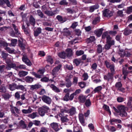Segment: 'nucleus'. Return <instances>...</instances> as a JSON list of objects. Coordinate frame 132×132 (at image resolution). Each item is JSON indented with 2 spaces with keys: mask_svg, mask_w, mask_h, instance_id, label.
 <instances>
[{
  "mask_svg": "<svg viewBox=\"0 0 132 132\" xmlns=\"http://www.w3.org/2000/svg\"><path fill=\"white\" fill-rule=\"evenodd\" d=\"M22 55L23 57L22 59L23 61L25 62L27 65H30L31 64V62L28 59L27 55L24 53L22 54Z\"/></svg>",
  "mask_w": 132,
  "mask_h": 132,
  "instance_id": "5",
  "label": "nucleus"
},
{
  "mask_svg": "<svg viewBox=\"0 0 132 132\" xmlns=\"http://www.w3.org/2000/svg\"><path fill=\"white\" fill-rule=\"evenodd\" d=\"M58 56L61 58L64 59L66 56L65 53L64 52L59 53L58 54Z\"/></svg>",
  "mask_w": 132,
  "mask_h": 132,
  "instance_id": "45",
  "label": "nucleus"
},
{
  "mask_svg": "<svg viewBox=\"0 0 132 132\" xmlns=\"http://www.w3.org/2000/svg\"><path fill=\"white\" fill-rule=\"evenodd\" d=\"M113 109L114 110L116 113H114L115 116H117V114L121 117H126L127 115V113L126 110H128V108L125 107L124 105H118L116 108L114 107H113Z\"/></svg>",
  "mask_w": 132,
  "mask_h": 132,
  "instance_id": "1",
  "label": "nucleus"
},
{
  "mask_svg": "<svg viewBox=\"0 0 132 132\" xmlns=\"http://www.w3.org/2000/svg\"><path fill=\"white\" fill-rule=\"evenodd\" d=\"M62 33L63 35L67 36H69L70 35V33L68 29L67 28H65L63 29Z\"/></svg>",
  "mask_w": 132,
  "mask_h": 132,
  "instance_id": "23",
  "label": "nucleus"
},
{
  "mask_svg": "<svg viewBox=\"0 0 132 132\" xmlns=\"http://www.w3.org/2000/svg\"><path fill=\"white\" fill-rule=\"evenodd\" d=\"M39 114L41 116H44L45 113H46L45 111L42 109L40 108L39 109Z\"/></svg>",
  "mask_w": 132,
  "mask_h": 132,
  "instance_id": "37",
  "label": "nucleus"
},
{
  "mask_svg": "<svg viewBox=\"0 0 132 132\" xmlns=\"http://www.w3.org/2000/svg\"><path fill=\"white\" fill-rule=\"evenodd\" d=\"M67 113L69 114V116H73L77 113L76 109L75 107L72 106L70 109H68Z\"/></svg>",
  "mask_w": 132,
  "mask_h": 132,
  "instance_id": "3",
  "label": "nucleus"
},
{
  "mask_svg": "<svg viewBox=\"0 0 132 132\" xmlns=\"http://www.w3.org/2000/svg\"><path fill=\"white\" fill-rule=\"evenodd\" d=\"M32 74L37 78H40L42 77V75H40L38 73V74H37L35 72H32Z\"/></svg>",
  "mask_w": 132,
  "mask_h": 132,
  "instance_id": "62",
  "label": "nucleus"
},
{
  "mask_svg": "<svg viewBox=\"0 0 132 132\" xmlns=\"http://www.w3.org/2000/svg\"><path fill=\"white\" fill-rule=\"evenodd\" d=\"M47 60L48 62H50L51 64L53 63V59L51 56H47Z\"/></svg>",
  "mask_w": 132,
  "mask_h": 132,
  "instance_id": "53",
  "label": "nucleus"
},
{
  "mask_svg": "<svg viewBox=\"0 0 132 132\" xmlns=\"http://www.w3.org/2000/svg\"><path fill=\"white\" fill-rule=\"evenodd\" d=\"M84 53V52L83 51L80 50L77 51L76 52V55L77 56H79L83 54Z\"/></svg>",
  "mask_w": 132,
  "mask_h": 132,
  "instance_id": "57",
  "label": "nucleus"
},
{
  "mask_svg": "<svg viewBox=\"0 0 132 132\" xmlns=\"http://www.w3.org/2000/svg\"><path fill=\"white\" fill-rule=\"evenodd\" d=\"M97 67V64L96 63L93 64L91 66V68L92 71L96 70Z\"/></svg>",
  "mask_w": 132,
  "mask_h": 132,
  "instance_id": "55",
  "label": "nucleus"
},
{
  "mask_svg": "<svg viewBox=\"0 0 132 132\" xmlns=\"http://www.w3.org/2000/svg\"><path fill=\"white\" fill-rule=\"evenodd\" d=\"M41 99L43 101L48 105H50L52 103V100L51 98L46 95H43L42 96Z\"/></svg>",
  "mask_w": 132,
  "mask_h": 132,
  "instance_id": "2",
  "label": "nucleus"
},
{
  "mask_svg": "<svg viewBox=\"0 0 132 132\" xmlns=\"http://www.w3.org/2000/svg\"><path fill=\"white\" fill-rule=\"evenodd\" d=\"M81 59H75L73 61V63H75L76 66L79 65L81 62Z\"/></svg>",
  "mask_w": 132,
  "mask_h": 132,
  "instance_id": "33",
  "label": "nucleus"
},
{
  "mask_svg": "<svg viewBox=\"0 0 132 132\" xmlns=\"http://www.w3.org/2000/svg\"><path fill=\"white\" fill-rule=\"evenodd\" d=\"M45 13L48 16H52L56 14V11L46 10L44 11Z\"/></svg>",
  "mask_w": 132,
  "mask_h": 132,
  "instance_id": "20",
  "label": "nucleus"
},
{
  "mask_svg": "<svg viewBox=\"0 0 132 132\" xmlns=\"http://www.w3.org/2000/svg\"><path fill=\"white\" fill-rule=\"evenodd\" d=\"M94 33L96 34L97 37H99L101 36L102 33V31L101 30H97L94 31Z\"/></svg>",
  "mask_w": 132,
  "mask_h": 132,
  "instance_id": "34",
  "label": "nucleus"
},
{
  "mask_svg": "<svg viewBox=\"0 0 132 132\" xmlns=\"http://www.w3.org/2000/svg\"><path fill=\"white\" fill-rule=\"evenodd\" d=\"M66 52L68 56L70 57L73 55V53L72 50L69 48L67 49L66 50Z\"/></svg>",
  "mask_w": 132,
  "mask_h": 132,
  "instance_id": "21",
  "label": "nucleus"
},
{
  "mask_svg": "<svg viewBox=\"0 0 132 132\" xmlns=\"http://www.w3.org/2000/svg\"><path fill=\"white\" fill-rule=\"evenodd\" d=\"M110 121L112 125H113V122H117L120 123H122V121L121 120L114 118H113L110 120Z\"/></svg>",
  "mask_w": 132,
  "mask_h": 132,
  "instance_id": "22",
  "label": "nucleus"
},
{
  "mask_svg": "<svg viewBox=\"0 0 132 132\" xmlns=\"http://www.w3.org/2000/svg\"><path fill=\"white\" fill-rule=\"evenodd\" d=\"M11 110L12 114L13 115L16 116H18V115L16 113L15 111L17 114H19L20 112V110L16 107H14L12 108L11 109Z\"/></svg>",
  "mask_w": 132,
  "mask_h": 132,
  "instance_id": "7",
  "label": "nucleus"
},
{
  "mask_svg": "<svg viewBox=\"0 0 132 132\" xmlns=\"http://www.w3.org/2000/svg\"><path fill=\"white\" fill-rule=\"evenodd\" d=\"M30 86V89L33 90L35 89H37L40 88L41 87V86L39 85L35 84L34 85H31Z\"/></svg>",
  "mask_w": 132,
  "mask_h": 132,
  "instance_id": "28",
  "label": "nucleus"
},
{
  "mask_svg": "<svg viewBox=\"0 0 132 132\" xmlns=\"http://www.w3.org/2000/svg\"><path fill=\"white\" fill-rule=\"evenodd\" d=\"M9 89L11 91H13L16 89L17 85L14 83L9 85Z\"/></svg>",
  "mask_w": 132,
  "mask_h": 132,
  "instance_id": "16",
  "label": "nucleus"
},
{
  "mask_svg": "<svg viewBox=\"0 0 132 132\" xmlns=\"http://www.w3.org/2000/svg\"><path fill=\"white\" fill-rule=\"evenodd\" d=\"M2 96L5 100H8L11 97L12 95L9 94V93H7L2 95Z\"/></svg>",
  "mask_w": 132,
  "mask_h": 132,
  "instance_id": "26",
  "label": "nucleus"
},
{
  "mask_svg": "<svg viewBox=\"0 0 132 132\" xmlns=\"http://www.w3.org/2000/svg\"><path fill=\"white\" fill-rule=\"evenodd\" d=\"M65 81H66L65 84V85L66 87L68 88L71 87L72 85L71 81L69 79L67 78V77L65 79Z\"/></svg>",
  "mask_w": 132,
  "mask_h": 132,
  "instance_id": "18",
  "label": "nucleus"
},
{
  "mask_svg": "<svg viewBox=\"0 0 132 132\" xmlns=\"http://www.w3.org/2000/svg\"><path fill=\"white\" fill-rule=\"evenodd\" d=\"M85 102V105L87 107H89L91 105V103L89 99L86 100Z\"/></svg>",
  "mask_w": 132,
  "mask_h": 132,
  "instance_id": "51",
  "label": "nucleus"
},
{
  "mask_svg": "<svg viewBox=\"0 0 132 132\" xmlns=\"http://www.w3.org/2000/svg\"><path fill=\"white\" fill-rule=\"evenodd\" d=\"M28 72L24 71H20L19 72L18 75L20 77H23L27 75Z\"/></svg>",
  "mask_w": 132,
  "mask_h": 132,
  "instance_id": "15",
  "label": "nucleus"
},
{
  "mask_svg": "<svg viewBox=\"0 0 132 132\" xmlns=\"http://www.w3.org/2000/svg\"><path fill=\"white\" fill-rule=\"evenodd\" d=\"M98 5H95L90 7L89 11L90 12H93L95 10L98 9L99 7Z\"/></svg>",
  "mask_w": 132,
  "mask_h": 132,
  "instance_id": "24",
  "label": "nucleus"
},
{
  "mask_svg": "<svg viewBox=\"0 0 132 132\" xmlns=\"http://www.w3.org/2000/svg\"><path fill=\"white\" fill-rule=\"evenodd\" d=\"M100 21V17L97 16L94 19L93 21V23L94 24H96L98 22Z\"/></svg>",
  "mask_w": 132,
  "mask_h": 132,
  "instance_id": "48",
  "label": "nucleus"
},
{
  "mask_svg": "<svg viewBox=\"0 0 132 132\" xmlns=\"http://www.w3.org/2000/svg\"><path fill=\"white\" fill-rule=\"evenodd\" d=\"M26 67L25 65L23 64L20 65L19 66H18L16 67V70L17 69H25Z\"/></svg>",
  "mask_w": 132,
  "mask_h": 132,
  "instance_id": "60",
  "label": "nucleus"
},
{
  "mask_svg": "<svg viewBox=\"0 0 132 132\" xmlns=\"http://www.w3.org/2000/svg\"><path fill=\"white\" fill-rule=\"evenodd\" d=\"M69 93H67L63 98V100L64 101H67L69 100Z\"/></svg>",
  "mask_w": 132,
  "mask_h": 132,
  "instance_id": "56",
  "label": "nucleus"
},
{
  "mask_svg": "<svg viewBox=\"0 0 132 132\" xmlns=\"http://www.w3.org/2000/svg\"><path fill=\"white\" fill-rule=\"evenodd\" d=\"M40 108L46 112H47V111L49 110L50 109L49 108L45 105H43L42 106L40 107Z\"/></svg>",
  "mask_w": 132,
  "mask_h": 132,
  "instance_id": "36",
  "label": "nucleus"
},
{
  "mask_svg": "<svg viewBox=\"0 0 132 132\" xmlns=\"http://www.w3.org/2000/svg\"><path fill=\"white\" fill-rule=\"evenodd\" d=\"M8 55L7 53H6L3 51L1 54L2 58L3 59V60H5L6 59Z\"/></svg>",
  "mask_w": 132,
  "mask_h": 132,
  "instance_id": "52",
  "label": "nucleus"
},
{
  "mask_svg": "<svg viewBox=\"0 0 132 132\" xmlns=\"http://www.w3.org/2000/svg\"><path fill=\"white\" fill-rule=\"evenodd\" d=\"M34 36L35 37L37 36L41 32V29L40 28L34 29Z\"/></svg>",
  "mask_w": 132,
  "mask_h": 132,
  "instance_id": "17",
  "label": "nucleus"
},
{
  "mask_svg": "<svg viewBox=\"0 0 132 132\" xmlns=\"http://www.w3.org/2000/svg\"><path fill=\"white\" fill-rule=\"evenodd\" d=\"M56 19L62 23H63L66 21L67 20V18L65 17L63 18L60 15H58L56 17Z\"/></svg>",
  "mask_w": 132,
  "mask_h": 132,
  "instance_id": "14",
  "label": "nucleus"
},
{
  "mask_svg": "<svg viewBox=\"0 0 132 132\" xmlns=\"http://www.w3.org/2000/svg\"><path fill=\"white\" fill-rule=\"evenodd\" d=\"M114 65L113 64H112L111 65V66H110L109 68H108L111 71V73L112 74H114Z\"/></svg>",
  "mask_w": 132,
  "mask_h": 132,
  "instance_id": "44",
  "label": "nucleus"
},
{
  "mask_svg": "<svg viewBox=\"0 0 132 132\" xmlns=\"http://www.w3.org/2000/svg\"><path fill=\"white\" fill-rule=\"evenodd\" d=\"M131 12H132V6L127 7L126 13L128 14H130Z\"/></svg>",
  "mask_w": 132,
  "mask_h": 132,
  "instance_id": "58",
  "label": "nucleus"
},
{
  "mask_svg": "<svg viewBox=\"0 0 132 132\" xmlns=\"http://www.w3.org/2000/svg\"><path fill=\"white\" fill-rule=\"evenodd\" d=\"M50 87L55 92H60V90L56 86L53 84L51 85H50Z\"/></svg>",
  "mask_w": 132,
  "mask_h": 132,
  "instance_id": "30",
  "label": "nucleus"
},
{
  "mask_svg": "<svg viewBox=\"0 0 132 132\" xmlns=\"http://www.w3.org/2000/svg\"><path fill=\"white\" fill-rule=\"evenodd\" d=\"M102 88V87L101 86H99L95 88L94 91L95 93H98L101 91Z\"/></svg>",
  "mask_w": 132,
  "mask_h": 132,
  "instance_id": "43",
  "label": "nucleus"
},
{
  "mask_svg": "<svg viewBox=\"0 0 132 132\" xmlns=\"http://www.w3.org/2000/svg\"><path fill=\"white\" fill-rule=\"evenodd\" d=\"M103 14L105 16L110 17L112 15L113 13L111 11L109 10L106 9L103 11Z\"/></svg>",
  "mask_w": 132,
  "mask_h": 132,
  "instance_id": "6",
  "label": "nucleus"
},
{
  "mask_svg": "<svg viewBox=\"0 0 132 132\" xmlns=\"http://www.w3.org/2000/svg\"><path fill=\"white\" fill-rule=\"evenodd\" d=\"M79 86L82 88H84L86 86V83L84 82H81L78 83Z\"/></svg>",
  "mask_w": 132,
  "mask_h": 132,
  "instance_id": "46",
  "label": "nucleus"
},
{
  "mask_svg": "<svg viewBox=\"0 0 132 132\" xmlns=\"http://www.w3.org/2000/svg\"><path fill=\"white\" fill-rule=\"evenodd\" d=\"M8 52L10 53H13L14 52V50H12L10 48L8 47H6L5 48Z\"/></svg>",
  "mask_w": 132,
  "mask_h": 132,
  "instance_id": "59",
  "label": "nucleus"
},
{
  "mask_svg": "<svg viewBox=\"0 0 132 132\" xmlns=\"http://www.w3.org/2000/svg\"><path fill=\"white\" fill-rule=\"evenodd\" d=\"M118 53L121 57H123L125 55V52L123 50H119L118 52Z\"/></svg>",
  "mask_w": 132,
  "mask_h": 132,
  "instance_id": "64",
  "label": "nucleus"
},
{
  "mask_svg": "<svg viewBox=\"0 0 132 132\" xmlns=\"http://www.w3.org/2000/svg\"><path fill=\"white\" fill-rule=\"evenodd\" d=\"M41 81L42 82H47L48 81H53V80L52 79H49L46 77H44L43 78H42L40 79Z\"/></svg>",
  "mask_w": 132,
  "mask_h": 132,
  "instance_id": "32",
  "label": "nucleus"
},
{
  "mask_svg": "<svg viewBox=\"0 0 132 132\" xmlns=\"http://www.w3.org/2000/svg\"><path fill=\"white\" fill-rule=\"evenodd\" d=\"M95 40V37L94 36H91L90 38L87 39V42L88 43H90L93 42Z\"/></svg>",
  "mask_w": 132,
  "mask_h": 132,
  "instance_id": "40",
  "label": "nucleus"
},
{
  "mask_svg": "<svg viewBox=\"0 0 132 132\" xmlns=\"http://www.w3.org/2000/svg\"><path fill=\"white\" fill-rule=\"evenodd\" d=\"M25 80L27 82L31 83L33 81L34 78L30 76H27L25 78Z\"/></svg>",
  "mask_w": 132,
  "mask_h": 132,
  "instance_id": "27",
  "label": "nucleus"
},
{
  "mask_svg": "<svg viewBox=\"0 0 132 132\" xmlns=\"http://www.w3.org/2000/svg\"><path fill=\"white\" fill-rule=\"evenodd\" d=\"M114 74L112 73H109L107 75L104 76V79L109 81L110 80L112 79L113 78V75Z\"/></svg>",
  "mask_w": 132,
  "mask_h": 132,
  "instance_id": "12",
  "label": "nucleus"
},
{
  "mask_svg": "<svg viewBox=\"0 0 132 132\" xmlns=\"http://www.w3.org/2000/svg\"><path fill=\"white\" fill-rule=\"evenodd\" d=\"M37 14L41 18H45V16L42 12L40 10H38L37 11Z\"/></svg>",
  "mask_w": 132,
  "mask_h": 132,
  "instance_id": "38",
  "label": "nucleus"
},
{
  "mask_svg": "<svg viewBox=\"0 0 132 132\" xmlns=\"http://www.w3.org/2000/svg\"><path fill=\"white\" fill-rule=\"evenodd\" d=\"M87 97V96H86L82 95H80L79 96L78 100L80 102L83 103L85 102Z\"/></svg>",
  "mask_w": 132,
  "mask_h": 132,
  "instance_id": "11",
  "label": "nucleus"
},
{
  "mask_svg": "<svg viewBox=\"0 0 132 132\" xmlns=\"http://www.w3.org/2000/svg\"><path fill=\"white\" fill-rule=\"evenodd\" d=\"M132 32V30L128 28H126L124 30L123 34L126 36L130 34Z\"/></svg>",
  "mask_w": 132,
  "mask_h": 132,
  "instance_id": "25",
  "label": "nucleus"
},
{
  "mask_svg": "<svg viewBox=\"0 0 132 132\" xmlns=\"http://www.w3.org/2000/svg\"><path fill=\"white\" fill-rule=\"evenodd\" d=\"M16 89H20L22 91L25 90V88L24 86L22 85H17Z\"/></svg>",
  "mask_w": 132,
  "mask_h": 132,
  "instance_id": "42",
  "label": "nucleus"
},
{
  "mask_svg": "<svg viewBox=\"0 0 132 132\" xmlns=\"http://www.w3.org/2000/svg\"><path fill=\"white\" fill-rule=\"evenodd\" d=\"M19 124L20 126L23 128H25L26 127V126L24 122L22 120H21L20 121Z\"/></svg>",
  "mask_w": 132,
  "mask_h": 132,
  "instance_id": "50",
  "label": "nucleus"
},
{
  "mask_svg": "<svg viewBox=\"0 0 132 132\" xmlns=\"http://www.w3.org/2000/svg\"><path fill=\"white\" fill-rule=\"evenodd\" d=\"M14 97L15 99L17 100H19L20 97V92L17 91L16 92L14 95Z\"/></svg>",
  "mask_w": 132,
  "mask_h": 132,
  "instance_id": "49",
  "label": "nucleus"
},
{
  "mask_svg": "<svg viewBox=\"0 0 132 132\" xmlns=\"http://www.w3.org/2000/svg\"><path fill=\"white\" fill-rule=\"evenodd\" d=\"M51 128L56 131H57L59 130L58 124L55 122H53L50 124Z\"/></svg>",
  "mask_w": 132,
  "mask_h": 132,
  "instance_id": "10",
  "label": "nucleus"
},
{
  "mask_svg": "<svg viewBox=\"0 0 132 132\" xmlns=\"http://www.w3.org/2000/svg\"><path fill=\"white\" fill-rule=\"evenodd\" d=\"M61 67V65L59 64L58 66L55 67L52 70L51 74L54 77H55L58 75V71Z\"/></svg>",
  "mask_w": 132,
  "mask_h": 132,
  "instance_id": "4",
  "label": "nucleus"
},
{
  "mask_svg": "<svg viewBox=\"0 0 132 132\" xmlns=\"http://www.w3.org/2000/svg\"><path fill=\"white\" fill-rule=\"evenodd\" d=\"M61 117V121L62 122H67L69 120L66 116H63Z\"/></svg>",
  "mask_w": 132,
  "mask_h": 132,
  "instance_id": "47",
  "label": "nucleus"
},
{
  "mask_svg": "<svg viewBox=\"0 0 132 132\" xmlns=\"http://www.w3.org/2000/svg\"><path fill=\"white\" fill-rule=\"evenodd\" d=\"M37 112H33L29 115V117L32 119H34L36 117H38Z\"/></svg>",
  "mask_w": 132,
  "mask_h": 132,
  "instance_id": "35",
  "label": "nucleus"
},
{
  "mask_svg": "<svg viewBox=\"0 0 132 132\" xmlns=\"http://www.w3.org/2000/svg\"><path fill=\"white\" fill-rule=\"evenodd\" d=\"M12 26L15 31L16 34L17 35H19L20 33L18 30V29L17 27L13 24H12Z\"/></svg>",
  "mask_w": 132,
  "mask_h": 132,
  "instance_id": "39",
  "label": "nucleus"
},
{
  "mask_svg": "<svg viewBox=\"0 0 132 132\" xmlns=\"http://www.w3.org/2000/svg\"><path fill=\"white\" fill-rule=\"evenodd\" d=\"M32 110L30 107H29L27 109H23L21 110L23 113L24 114H28L31 113L32 111Z\"/></svg>",
  "mask_w": 132,
  "mask_h": 132,
  "instance_id": "19",
  "label": "nucleus"
},
{
  "mask_svg": "<svg viewBox=\"0 0 132 132\" xmlns=\"http://www.w3.org/2000/svg\"><path fill=\"white\" fill-rule=\"evenodd\" d=\"M11 45L14 46L16 44L17 40L16 39H14L11 40Z\"/></svg>",
  "mask_w": 132,
  "mask_h": 132,
  "instance_id": "61",
  "label": "nucleus"
},
{
  "mask_svg": "<svg viewBox=\"0 0 132 132\" xmlns=\"http://www.w3.org/2000/svg\"><path fill=\"white\" fill-rule=\"evenodd\" d=\"M6 91V89L5 86L3 85L0 86V92L5 93Z\"/></svg>",
  "mask_w": 132,
  "mask_h": 132,
  "instance_id": "41",
  "label": "nucleus"
},
{
  "mask_svg": "<svg viewBox=\"0 0 132 132\" xmlns=\"http://www.w3.org/2000/svg\"><path fill=\"white\" fill-rule=\"evenodd\" d=\"M78 117L81 123L83 125H84L85 122L83 114L82 113H79V114Z\"/></svg>",
  "mask_w": 132,
  "mask_h": 132,
  "instance_id": "13",
  "label": "nucleus"
},
{
  "mask_svg": "<svg viewBox=\"0 0 132 132\" xmlns=\"http://www.w3.org/2000/svg\"><path fill=\"white\" fill-rule=\"evenodd\" d=\"M22 28L25 34L26 35L29 34V30H28V27H26L24 24L22 25Z\"/></svg>",
  "mask_w": 132,
  "mask_h": 132,
  "instance_id": "29",
  "label": "nucleus"
},
{
  "mask_svg": "<svg viewBox=\"0 0 132 132\" xmlns=\"http://www.w3.org/2000/svg\"><path fill=\"white\" fill-rule=\"evenodd\" d=\"M7 65L6 67V69L8 70H10L11 68H13L16 69V65L15 64L12 63H7L6 62Z\"/></svg>",
  "mask_w": 132,
  "mask_h": 132,
  "instance_id": "9",
  "label": "nucleus"
},
{
  "mask_svg": "<svg viewBox=\"0 0 132 132\" xmlns=\"http://www.w3.org/2000/svg\"><path fill=\"white\" fill-rule=\"evenodd\" d=\"M59 4L61 5H67L68 3L67 2L66 0H62L60 2Z\"/></svg>",
  "mask_w": 132,
  "mask_h": 132,
  "instance_id": "54",
  "label": "nucleus"
},
{
  "mask_svg": "<svg viewBox=\"0 0 132 132\" xmlns=\"http://www.w3.org/2000/svg\"><path fill=\"white\" fill-rule=\"evenodd\" d=\"M102 37V38H105V37L106 38V43H108L110 41L112 40V38L109 35L108 32H104L103 34Z\"/></svg>",
  "mask_w": 132,
  "mask_h": 132,
  "instance_id": "8",
  "label": "nucleus"
},
{
  "mask_svg": "<svg viewBox=\"0 0 132 132\" xmlns=\"http://www.w3.org/2000/svg\"><path fill=\"white\" fill-rule=\"evenodd\" d=\"M48 130L47 128L42 127L40 128L39 132H48Z\"/></svg>",
  "mask_w": 132,
  "mask_h": 132,
  "instance_id": "63",
  "label": "nucleus"
},
{
  "mask_svg": "<svg viewBox=\"0 0 132 132\" xmlns=\"http://www.w3.org/2000/svg\"><path fill=\"white\" fill-rule=\"evenodd\" d=\"M29 21L30 24L33 26H34L36 22L35 19L33 18L32 16L31 15L30 16Z\"/></svg>",
  "mask_w": 132,
  "mask_h": 132,
  "instance_id": "31",
  "label": "nucleus"
}]
</instances>
